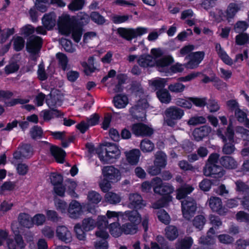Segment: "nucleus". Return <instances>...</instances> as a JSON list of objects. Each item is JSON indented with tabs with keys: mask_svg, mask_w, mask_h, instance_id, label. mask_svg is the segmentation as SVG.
Here are the masks:
<instances>
[{
	"mask_svg": "<svg viewBox=\"0 0 249 249\" xmlns=\"http://www.w3.org/2000/svg\"><path fill=\"white\" fill-rule=\"evenodd\" d=\"M174 62L170 55H164V51L160 48H152L150 54L140 55L137 58V63L142 67L147 68L156 66L161 72H169L168 68Z\"/></svg>",
	"mask_w": 249,
	"mask_h": 249,
	"instance_id": "obj_1",
	"label": "nucleus"
},
{
	"mask_svg": "<svg viewBox=\"0 0 249 249\" xmlns=\"http://www.w3.org/2000/svg\"><path fill=\"white\" fill-rule=\"evenodd\" d=\"M75 17H71L68 14L63 13L59 17L57 23L60 33L67 36L71 35L74 41L78 43L81 40L83 30L75 24Z\"/></svg>",
	"mask_w": 249,
	"mask_h": 249,
	"instance_id": "obj_2",
	"label": "nucleus"
},
{
	"mask_svg": "<svg viewBox=\"0 0 249 249\" xmlns=\"http://www.w3.org/2000/svg\"><path fill=\"white\" fill-rule=\"evenodd\" d=\"M107 225L108 222L105 215H100L98 216L96 222L90 217L84 219L82 227L85 231H88L93 230L97 226L98 230L95 233L96 236L106 239L109 237V234L106 231Z\"/></svg>",
	"mask_w": 249,
	"mask_h": 249,
	"instance_id": "obj_3",
	"label": "nucleus"
},
{
	"mask_svg": "<svg viewBox=\"0 0 249 249\" xmlns=\"http://www.w3.org/2000/svg\"><path fill=\"white\" fill-rule=\"evenodd\" d=\"M219 158V155L217 153L211 154L207 160V162L204 168V174L206 176H213L214 178H220L224 175L222 168L217 165Z\"/></svg>",
	"mask_w": 249,
	"mask_h": 249,
	"instance_id": "obj_4",
	"label": "nucleus"
},
{
	"mask_svg": "<svg viewBox=\"0 0 249 249\" xmlns=\"http://www.w3.org/2000/svg\"><path fill=\"white\" fill-rule=\"evenodd\" d=\"M101 152L98 153V156L104 163L113 162L121 155L119 147L113 143H107L101 147Z\"/></svg>",
	"mask_w": 249,
	"mask_h": 249,
	"instance_id": "obj_5",
	"label": "nucleus"
},
{
	"mask_svg": "<svg viewBox=\"0 0 249 249\" xmlns=\"http://www.w3.org/2000/svg\"><path fill=\"white\" fill-rule=\"evenodd\" d=\"M184 115V110L176 106H171L165 110L164 124L171 127L174 126L177 121L180 120Z\"/></svg>",
	"mask_w": 249,
	"mask_h": 249,
	"instance_id": "obj_6",
	"label": "nucleus"
},
{
	"mask_svg": "<svg viewBox=\"0 0 249 249\" xmlns=\"http://www.w3.org/2000/svg\"><path fill=\"white\" fill-rule=\"evenodd\" d=\"M217 135L222 139L225 143L223 148V152L226 154H230L233 152L235 147L233 144L234 132L232 129V125L230 124L228 127L226 136L222 134V131L219 129L217 131Z\"/></svg>",
	"mask_w": 249,
	"mask_h": 249,
	"instance_id": "obj_7",
	"label": "nucleus"
},
{
	"mask_svg": "<svg viewBox=\"0 0 249 249\" xmlns=\"http://www.w3.org/2000/svg\"><path fill=\"white\" fill-rule=\"evenodd\" d=\"M148 31V28L142 27H139L135 29L119 28L118 29V34L122 37L128 40L144 35L146 34Z\"/></svg>",
	"mask_w": 249,
	"mask_h": 249,
	"instance_id": "obj_8",
	"label": "nucleus"
},
{
	"mask_svg": "<svg viewBox=\"0 0 249 249\" xmlns=\"http://www.w3.org/2000/svg\"><path fill=\"white\" fill-rule=\"evenodd\" d=\"M182 212L184 218L190 220L195 214L196 210V201L192 198L188 197L181 202Z\"/></svg>",
	"mask_w": 249,
	"mask_h": 249,
	"instance_id": "obj_9",
	"label": "nucleus"
},
{
	"mask_svg": "<svg viewBox=\"0 0 249 249\" xmlns=\"http://www.w3.org/2000/svg\"><path fill=\"white\" fill-rule=\"evenodd\" d=\"M103 177L111 182H116L121 178V174L120 171L113 166H107L102 169Z\"/></svg>",
	"mask_w": 249,
	"mask_h": 249,
	"instance_id": "obj_10",
	"label": "nucleus"
},
{
	"mask_svg": "<svg viewBox=\"0 0 249 249\" xmlns=\"http://www.w3.org/2000/svg\"><path fill=\"white\" fill-rule=\"evenodd\" d=\"M152 184L155 193L161 195H168L174 191L173 186L168 184H163L161 179L158 177L152 179Z\"/></svg>",
	"mask_w": 249,
	"mask_h": 249,
	"instance_id": "obj_11",
	"label": "nucleus"
},
{
	"mask_svg": "<svg viewBox=\"0 0 249 249\" xmlns=\"http://www.w3.org/2000/svg\"><path fill=\"white\" fill-rule=\"evenodd\" d=\"M12 230L15 234L14 240L8 239L7 240V245L9 249H23L26 244L24 242L22 236L19 235L18 231L16 230V225L14 224H12Z\"/></svg>",
	"mask_w": 249,
	"mask_h": 249,
	"instance_id": "obj_12",
	"label": "nucleus"
},
{
	"mask_svg": "<svg viewBox=\"0 0 249 249\" xmlns=\"http://www.w3.org/2000/svg\"><path fill=\"white\" fill-rule=\"evenodd\" d=\"M147 107L148 104L146 100L142 99L130 109V112L134 118L142 120L145 117L144 109L147 108Z\"/></svg>",
	"mask_w": 249,
	"mask_h": 249,
	"instance_id": "obj_13",
	"label": "nucleus"
},
{
	"mask_svg": "<svg viewBox=\"0 0 249 249\" xmlns=\"http://www.w3.org/2000/svg\"><path fill=\"white\" fill-rule=\"evenodd\" d=\"M204 52H196L190 53L187 58L189 61L185 64V67L188 69H193L196 68L204 58Z\"/></svg>",
	"mask_w": 249,
	"mask_h": 249,
	"instance_id": "obj_14",
	"label": "nucleus"
},
{
	"mask_svg": "<svg viewBox=\"0 0 249 249\" xmlns=\"http://www.w3.org/2000/svg\"><path fill=\"white\" fill-rule=\"evenodd\" d=\"M131 130L138 136H150L153 133V129L151 127L142 123L134 124Z\"/></svg>",
	"mask_w": 249,
	"mask_h": 249,
	"instance_id": "obj_15",
	"label": "nucleus"
},
{
	"mask_svg": "<svg viewBox=\"0 0 249 249\" xmlns=\"http://www.w3.org/2000/svg\"><path fill=\"white\" fill-rule=\"evenodd\" d=\"M56 236L57 238L65 243H70L72 241L71 232L65 226L59 225L56 228Z\"/></svg>",
	"mask_w": 249,
	"mask_h": 249,
	"instance_id": "obj_16",
	"label": "nucleus"
},
{
	"mask_svg": "<svg viewBox=\"0 0 249 249\" xmlns=\"http://www.w3.org/2000/svg\"><path fill=\"white\" fill-rule=\"evenodd\" d=\"M128 207L131 209H141L144 207L146 203L142 197L138 193H132L129 195Z\"/></svg>",
	"mask_w": 249,
	"mask_h": 249,
	"instance_id": "obj_17",
	"label": "nucleus"
},
{
	"mask_svg": "<svg viewBox=\"0 0 249 249\" xmlns=\"http://www.w3.org/2000/svg\"><path fill=\"white\" fill-rule=\"evenodd\" d=\"M208 202L211 209L220 215H224L227 213L228 210L222 206V201L219 197L212 196L208 199Z\"/></svg>",
	"mask_w": 249,
	"mask_h": 249,
	"instance_id": "obj_18",
	"label": "nucleus"
},
{
	"mask_svg": "<svg viewBox=\"0 0 249 249\" xmlns=\"http://www.w3.org/2000/svg\"><path fill=\"white\" fill-rule=\"evenodd\" d=\"M42 38L38 36H32L29 38L27 43V50L28 52L32 53L38 52L42 47Z\"/></svg>",
	"mask_w": 249,
	"mask_h": 249,
	"instance_id": "obj_19",
	"label": "nucleus"
},
{
	"mask_svg": "<svg viewBox=\"0 0 249 249\" xmlns=\"http://www.w3.org/2000/svg\"><path fill=\"white\" fill-rule=\"evenodd\" d=\"M56 18L53 12L46 14L42 18V23L48 30H52L56 24Z\"/></svg>",
	"mask_w": 249,
	"mask_h": 249,
	"instance_id": "obj_20",
	"label": "nucleus"
},
{
	"mask_svg": "<svg viewBox=\"0 0 249 249\" xmlns=\"http://www.w3.org/2000/svg\"><path fill=\"white\" fill-rule=\"evenodd\" d=\"M124 218H127L130 223L138 226L142 222L141 215L137 211H127L124 212Z\"/></svg>",
	"mask_w": 249,
	"mask_h": 249,
	"instance_id": "obj_21",
	"label": "nucleus"
},
{
	"mask_svg": "<svg viewBox=\"0 0 249 249\" xmlns=\"http://www.w3.org/2000/svg\"><path fill=\"white\" fill-rule=\"evenodd\" d=\"M141 152L139 149H134L125 152L127 161L131 165H136L139 161Z\"/></svg>",
	"mask_w": 249,
	"mask_h": 249,
	"instance_id": "obj_22",
	"label": "nucleus"
},
{
	"mask_svg": "<svg viewBox=\"0 0 249 249\" xmlns=\"http://www.w3.org/2000/svg\"><path fill=\"white\" fill-rule=\"evenodd\" d=\"M82 212V206L77 201L73 200L71 202L68 209L70 217L76 218L79 216Z\"/></svg>",
	"mask_w": 249,
	"mask_h": 249,
	"instance_id": "obj_23",
	"label": "nucleus"
},
{
	"mask_svg": "<svg viewBox=\"0 0 249 249\" xmlns=\"http://www.w3.org/2000/svg\"><path fill=\"white\" fill-rule=\"evenodd\" d=\"M211 131V127L208 126H202L195 129L193 132L194 139L196 141H199L208 135Z\"/></svg>",
	"mask_w": 249,
	"mask_h": 249,
	"instance_id": "obj_24",
	"label": "nucleus"
},
{
	"mask_svg": "<svg viewBox=\"0 0 249 249\" xmlns=\"http://www.w3.org/2000/svg\"><path fill=\"white\" fill-rule=\"evenodd\" d=\"M102 198L101 196L98 193L94 191L89 192L87 196L88 204L87 207L89 211L91 212L90 205L94 207L101 201Z\"/></svg>",
	"mask_w": 249,
	"mask_h": 249,
	"instance_id": "obj_25",
	"label": "nucleus"
},
{
	"mask_svg": "<svg viewBox=\"0 0 249 249\" xmlns=\"http://www.w3.org/2000/svg\"><path fill=\"white\" fill-rule=\"evenodd\" d=\"M194 190V187L192 185L185 184L177 189V198L178 199L184 198Z\"/></svg>",
	"mask_w": 249,
	"mask_h": 249,
	"instance_id": "obj_26",
	"label": "nucleus"
},
{
	"mask_svg": "<svg viewBox=\"0 0 249 249\" xmlns=\"http://www.w3.org/2000/svg\"><path fill=\"white\" fill-rule=\"evenodd\" d=\"M50 151L58 162L63 163L64 162L66 153L63 149L55 146H51Z\"/></svg>",
	"mask_w": 249,
	"mask_h": 249,
	"instance_id": "obj_27",
	"label": "nucleus"
},
{
	"mask_svg": "<svg viewBox=\"0 0 249 249\" xmlns=\"http://www.w3.org/2000/svg\"><path fill=\"white\" fill-rule=\"evenodd\" d=\"M220 161L221 165L227 169H235L238 166L237 162L231 156H224L221 158Z\"/></svg>",
	"mask_w": 249,
	"mask_h": 249,
	"instance_id": "obj_28",
	"label": "nucleus"
},
{
	"mask_svg": "<svg viewBox=\"0 0 249 249\" xmlns=\"http://www.w3.org/2000/svg\"><path fill=\"white\" fill-rule=\"evenodd\" d=\"M215 50L218 56L226 64L231 66L233 64L232 60L222 48L220 44L217 43L215 45Z\"/></svg>",
	"mask_w": 249,
	"mask_h": 249,
	"instance_id": "obj_29",
	"label": "nucleus"
},
{
	"mask_svg": "<svg viewBox=\"0 0 249 249\" xmlns=\"http://www.w3.org/2000/svg\"><path fill=\"white\" fill-rule=\"evenodd\" d=\"M113 102L115 107L118 108H123L128 104V100L126 96L119 94L114 98Z\"/></svg>",
	"mask_w": 249,
	"mask_h": 249,
	"instance_id": "obj_30",
	"label": "nucleus"
},
{
	"mask_svg": "<svg viewBox=\"0 0 249 249\" xmlns=\"http://www.w3.org/2000/svg\"><path fill=\"white\" fill-rule=\"evenodd\" d=\"M18 219L20 224L24 227L30 228L33 226L32 218L27 213H20Z\"/></svg>",
	"mask_w": 249,
	"mask_h": 249,
	"instance_id": "obj_31",
	"label": "nucleus"
},
{
	"mask_svg": "<svg viewBox=\"0 0 249 249\" xmlns=\"http://www.w3.org/2000/svg\"><path fill=\"white\" fill-rule=\"evenodd\" d=\"M109 232L114 237H118L123 233V227H121L118 222H113L108 226Z\"/></svg>",
	"mask_w": 249,
	"mask_h": 249,
	"instance_id": "obj_32",
	"label": "nucleus"
},
{
	"mask_svg": "<svg viewBox=\"0 0 249 249\" xmlns=\"http://www.w3.org/2000/svg\"><path fill=\"white\" fill-rule=\"evenodd\" d=\"M167 80L164 78L157 77L149 81V85L155 90L164 87Z\"/></svg>",
	"mask_w": 249,
	"mask_h": 249,
	"instance_id": "obj_33",
	"label": "nucleus"
},
{
	"mask_svg": "<svg viewBox=\"0 0 249 249\" xmlns=\"http://www.w3.org/2000/svg\"><path fill=\"white\" fill-rule=\"evenodd\" d=\"M61 102V98L60 96L57 97V101L55 100V94L54 93H51L49 97L46 99V103L49 107L51 109H54L57 106H59Z\"/></svg>",
	"mask_w": 249,
	"mask_h": 249,
	"instance_id": "obj_34",
	"label": "nucleus"
},
{
	"mask_svg": "<svg viewBox=\"0 0 249 249\" xmlns=\"http://www.w3.org/2000/svg\"><path fill=\"white\" fill-rule=\"evenodd\" d=\"M155 166L164 168L166 165V156L165 153L160 151L156 153L154 161Z\"/></svg>",
	"mask_w": 249,
	"mask_h": 249,
	"instance_id": "obj_35",
	"label": "nucleus"
},
{
	"mask_svg": "<svg viewBox=\"0 0 249 249\" xmlns=\"http://www.w3.org/2000/svg\"><path fill=\"white\" fill-rule=\"evenodd\" d=\"M157 95L160 101L165 104H168L171 100V97L168 91L166 89L159 90L157 92Z\"/></svg>",
	"mask_w": 249,
	"mask_h": 249,
	"instance_id": "obj_36",
	"label": "nucleus"
},
{
	"mask_svg": "<svg viewBox=\"0 0 249 249\" xmlns=\"http://www.w3.org/2000/svg\"><path fill=\"white\" fill-rule=\"evenodd\" d=\"M193 243V240L190 237H187L178 242L177 249H190Z\"/></svg>",
	"mask_w": 249,
	"mask_h": 249,
	"instance_id": "obj_37",
	"label": "nucleus"
},
{
	"mask_svg": "<svg viewBox=\"0 0 249 249\" xmlns=\"http://www.w3.org/2000/svg\"><path fill=\"white\" fill-rule=\"evenodd\" d=\"M105 199L106 201L112 204H116L121 201L120 196L112 192L107 193L105 196Z\"/></svg>",
	"mask_w": 249,
	"mask_h": 249,
	"instance_id": "obj_38",
	"label": "nucleus"
},
{
	"mask_svg": "<svg viewBox=\"0 0 249 249\" xmlns=\"http://www.w3.org/2000/svg\"><path fill=\"white\" fill-rule=\"evenodd\" d=\"M178 233L177 228L171 225L165 229V236L170 240H174L178 236Z\"/></svg>",
	"mask_w": 249,
	"mask_h": 249,
	"instance_id": "obj_39",
	"label": "nucleus"
},
{
	"mask_svg": "<svg viewBox=\"0 0 249 249\" xmlns=\"http://www.w3.org/2000/svg\"><path fill=\"white\" fill-rule=\"evenodd\" d=\"M106 218V220L108 223V220H117V222L119 221V219L120 217H122L124 218V214L123 212H115L108 210L107 212L106 216H105Z\"/></svg>",
	"mask_w": 249,
	"mask_h": 249,
	"instance_id": "obj_40",
	"label": "nucleus"
},
{
	"mask_svg": "<svg viewBox=\"0 0 249 249\" xmlns=\"http://www.w3.org/2000/svg\"><path fill=\"white\" fill-rule=\"evenodd\" d=\"M122 227L123 232L125 234H134L138 231V226L130 223H126Z\"/></svg>",
	"mask_w": 249,
	"mask_h": 249,
	"instance_id": "obj_41",
	"label": "nucleus"
},
{
	"mask_svg": "<svg viewBox=\"0 0 249 249\" xmlns=\"http://www.w3.org/2000/svg\"><path fill=\"white\" fill-rule=\"evenodd\" d=\"M235 190L239 194H249V187L245 182L239 180L235 182Z\"/></svg>",
	"mask_w": 249,
	"mask_h": 249,
	"instance_id": "obj_42",
	"label": "nucleus"
},
{
	"mask_svg": "<svg viewBox=\"0 0 249 249\" xmlns=\"http://www.w3.org/2000/svg\"><path fill=\"white\" fill-rule=\"evenodd\" d=\"M154 147V144L151 141L147 139L142 140L140 144V148L144 153L152 152Z\"/></svg>",
	"mask_w": 249,
	"mask_h": 249,
	"instance_id": "obj_43",
	"label": "nucleus"
},
{
	"mask_svg": "<svg viewBox=\"0 0 249 249\" xmlns=\"http://www.w3.org/2000/svg\"><path fill=\"white\" fill-rule=\"evenodd\" d=\"M42 113L45 121H49L54 117H58L60 115L59 111L55 109H51L50 110H44Z\"/></svg>",
	"mask_w": 249,
	"mask_h": 249,
	"instance_id": "obj_44",
	"label": "nucleus"
},
{
	"mask_svg": "<svg viewBox=\"0 0 249 249\" xmlns=\"http://www.w3.org/2000/svg\"><path fill=\"white\" fill-rule=\"evenodd\" d=\"M84 4V0H72L68 5V8L71 11H78L83 8Z\"/></svg>",
	"mask_w": 249,
	"mask_h": 249,
	"instance_id": "obj_45",
	"label": "nucleus"
},
{
	"mask_svg": "<svg viewBox=\"0 0 249 249\" xmlns=\"http://www.w3.org/2000/svg\"><path fill=\"white\" fill-rule=\"evenodd\" d=\"M214 231L213 228H210L207 232V237H201L199 239V242L203 244H211L214 242L213 235L214 234Z\"/></svg>",
	"mask_w": 249,
	"mask_h": 249,
	"instance_id": "obj_46",
	"label": "nucleus"
},
{
	"mask_svg": "<svg viewBox=\"0 0 249 249\" xmlns=\"http://www.w3.org/2000/svg\"><path fill=\"white\" fill-rule=\"evenodd\" d=\"M190 98L191 97L185 99L181 98H178L176 99V104L177 106L183 108H186L188 109L191 108L192 107V102Z\"/></svg>",
	"mask_w": 249,
	"mask_h": 249,
	"instance_id": "obj_47",
	"label": "nucleus"
},
{
	"mask_svg": "<svg viewBox=\"0 0 249 249\" xmlns=\"http://www.w3.org/2000/svg\"><path fill=\"white\" fill-rule=\"evenodd\" d=\"M76 18L77 21L82 26L88 24L90 21V16L85 12L78 13Z\"/></svg>",
	"mask_w": 249,
	"mask_h": 249,
	"instance_id": "obj_48",
	"label": "nucleus"
},
{
	"mask_svg": "<svg viewBox=\"0 0 249 249\" xmlns=\"http://www.w3.org/2000/svg\"><path fill=\"white\" fill-rule=\"evenodd\" d=\"M132 16L128 15H114L112 16L111 20L115 24H120L127 21Z\"/></svg>",
	"mask_w": 249,
	"mask_h": 249,
	"instance_id": "obj_49",
	"label": "nucleus"
},
{
	"mask_svg": "<svg viewBox=\"0 0 249 249\" xmlns=\"http://www.w3.org/2000/svg\"><path fill=\"white\" fill-rule=\"evenodd\" d=\"M13 40L14 48L16 51H19L24 48L25 41L23 37L19 36H15Z\"/></svg>",
	"mask_w": 249,
	"mask_h": 249,
	"instance_id": "obj_50",
	"label": "nucleus"
},
{
	"mask_svg": "<svg viewBox=\"0 0 249 249\" xmlns=\"http://www.w3.org/2000/svg\"><path fill=\"white\" fill-rule=\"evenodd\" d=\"M60 43L64 50L69 53H73L75 51V47L73 46L70 40L65 38H61Z\"/></svg>",
	"mask_w": 249,
	"mask_h": 249,
	"instance_id": "obj_51",
	"label": "nucleus"
},
{
	"mask_svg": "<svg viewBox=\"0 0 249 249\" xmlns=\"http://www.w3.org/2000/svg\"><path fill=\"white\" fill-rule=\"evenodd\" d=\"M90 18L95 23L98 25H102L106 22V19L97 12H91Z\"/></svg>",
	"mask_w": 249,
	"mask_h": 249,
	"instance_id": "obj_52",
	"label": "nucleus"
},
{
	"mask_svg": "<svg viewBox=\"0 0 249 249\" xmlns=\"http://www.w3.org/2000/svg\"><path fill=\"white\" fill-rule=\"evenodd\" d=\"M157 216L159 220L163 223L168 224L170 223V216L165 210L162 209L159 210L157 212Z\"/></svg>",
	"mask_w": 249,
	"mask_h": 249,
	"instance_id": "obj_53",
	"label": "nucleus"
},
{
	"mask_svg": "<svg viewBox=\"0 0 249 249\" xmlns=\"http://www.w3.org/2000/svg\"><path fill=\"white\" fill-rule=\"evenodd\" d=\"M185 86L180 83H176L173 84H170L168 86L169 90L172 92L180 93L184 91Z\"/></svg>",
	"mask_w": 249,
	"mask_h": 249,
	"instance_id": "obj_54",
	"label": "nucleus"
},
{
	"mask_svg": "<svg viewBox=\"0 0 249 249\" xmlns=\"http://www.w3.org/2000/svg\"><path fill=\"white\" fill-rule=\"evenodd\" d=\"M235 115L237 120L244 124L249 120L247 118V113L239 108H237L235 110Z\"/></svg>",
	"mask_w": 249,
	"mask_h": 249,
	"instance_id": "obj_55",
	"label": "nucleus"
},
{
	"mask_svg": "<svg viewBox=\"0 0 249 249\" xmlns=\"http://www.w3.org/2000/svg\"><path fill=\"white\" fill-rule=\"evenodd\" d=\"M248 24L245 21H239L237 22L234 26V30L236 33H242L248 28Z\"/></svg>",
	"mask_w": 249,
	"mask_h": 249,
	"instance_id": "obj_56",
	"label": "nucleus"
},
{
	"mask_svg": "<svg viewBox=\"0 0 249 249\" xmlns=\"http://www.w3.org/2000/svg\"><path fill=\"white\" fill-rule=\"evenodd\" d=\"M238 10L237 5L235 3H231L226 11V17L227 18H232Z\"/></svg>",
	"mask_w": 249,
	"mask_h": 249,
	"instance_id": "obj_57",
	"label": "nucleus"
},
{
	"mask_svg": "<svg viewBox=\"0 0 249 249\" xmlns=\"http://www.w3.org/2000/svg\"><path fill=\"white\" fill-rule=\"evenodd\" d=\"M81 227L82 225L79 223L76 224L74 227V231L76 237L79 240H84L86 238V234Z\"/></svg>",
	"mask_w": 249,
	"mask_h": 249,
	"instance_id": "obj_58",
	"label": "nucleus"
},
{
	"mask_svg": "<svg viewBox=\"0 0 249 249\" xmlns=\"http://www.w3.org/2000/svg\"><path fill=\"white\" fill-rule=\"evenodd\" d=\"M206 122V119L202 116H194L189 120L188 124L190 125H196L204 124Z\"/></svg>",
	"mask_w": 249,
	"mask_h": 249,
	"instance_id": "obj_59",
	"label": "nucleus"
},
{
	"mask_svg": "<svg viewBox=\"0 0 249 249\" xmlns=\"http://www.w3.org/2000/svg\"><path fill=\"white\" fill-rule=\"evenodd\" d=\"M22 156L25 158L31 157L33 155V149L30 145L25 144L20 147Z\"/></svg>",
	"mask_w": 249,
	"mask_h": 249,
	"instance_id": "obj_60",
	"label": "nucleus"
},
{
	"mask_svg": "<svg viewBox=\"0 0 249 249\" xmlns=\"http://www.w3.org/2000/svg\"><path fill=\"white\" fill-rule=\"evenodd\" d=\"M205 223V219L203 215L196 216L193 221V224L196 228L201 230Z\"/></svg>",
	"mask_w": 249,
	"mask_h": 249,
	"instance_id": "obj_61",
	"label": "nucleus"
},
{
	"mask_svg": "<svg viewBox=\"0 0 249 249\" xmlns=\"http://www.w3.org/2000/svg\"><path fill=\"white\" fill-rule=\"evenodd\" d=\"M50 179L51 183L54 186L59 185L63 181L62 176L54 173L50 174Z\"/></svg>",
	"mask_w": 249,
	"mask_h": 249,
	"instance_id": "obj_62",
	"label": "nucleus"
},
{
	"mask_svg": "<svg viewBox=\"0 0 249 249\" xmlns=\"http://www.w3.org/2000/svg\"><path fill=\"white\" fill-rule=\"evenodd\" d=\"M236 133L240 134L244 140L249 141V130L242 126H237L235 128Z\"/></svg>",
	"mask_w": 249,
	"mask_h": 249,
	"instance_id": "obj_63",
	"label": "nucleus"
},
{
	"mask_svg": "<svg viewBox=\"0 0 249 249\" xmlns=\"http://www.w3.org/2000/svg\"><path fill=\"white\" fill-rule=\"evenodd\" d=\"M43 235L48 238H53L54 232L53 229L49 226H45L41 231Z\"/></svg>",
	"mask_w": 249,
	"mask_h": 249,
	"instance_id": "obj_64",
	"label": "nucleus"
}]
</instances>
